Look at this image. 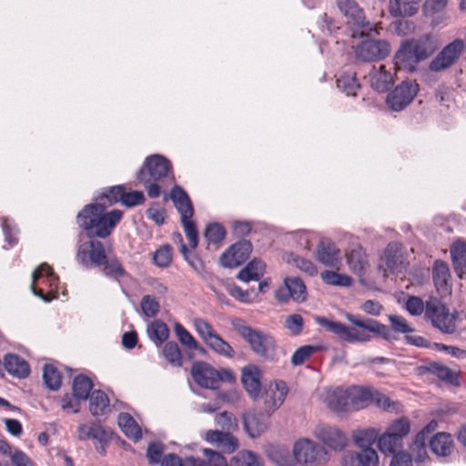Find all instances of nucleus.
Here are the masks:
<instances>
[{"label":"nucleus","instance_id":"nucleus-1","mask_svg":"<svg viewBox=\"0 0 466 466\" xmlns=\"http://www.w3.org/2000/svg\"><path fill=\"white\" fill-rule=\"evenodd\" d=\"M345 318L352 325L362 329L358 331L355 328H349L346 325L326 319L325 317H316V322L325 330L337 335L340 339L349 342H368L371 336L368 333H374L381 336L384 339H391L390 329L373 319L360 318L351 313H345Z\"/></svg>","mask_w":466,"mask_h":466},{"label":"nucleus","instance_id":"nucleus-2","mask_svg":"<svg viewBox=\"0 0 466 466\" xmlns=\"http://www.w3.org/2000/svg\"><path fill=\"white\" fill-rule=\"evenodd\" d=\"M123 218L119 209L106 211L94 203L85 205L76 215V223L87 238H106Z\"/></svg>","mask_w":466,"mask_h":466},{"label":"nucleus","instance_id":"nucleus-3","mask_svg":"<svg viewBox=\"0 0 466 466\" xmlns=\"http://www.w3.org/2000/svg\"><path fill=\"white\" fill-rule=\"evenodd\" d=\"M76 260L86 269L101 268L106 277L119 280L127 272L116 256H108L105 245L98 239L88 238L76 249Z\"/></svg>","mask_w":466,"mask_h":466},{"label":"nucleus","instance_id":"nucleus-4","mask_svg":"<svg viewBox=\"0 0 466 466\" xmlns=\"http://www.w3.org/2000/svg\"><path fill=\"white\" fill-rule=\"evenodd\" d=\"M288 393L286 382L279 380L266 390L264 410L253 409L243 414L244 428L252 439L259 437L269 425L270 415L281 406Z\"/></svg>","mask_w":466,"mask_h":466},{"label":"nucleus","instance_id":"nucleus-5","mask_svg":"<svg viewBox=\"0 0 466 466\" xmlns=\"http://www.w3.org/2000/svg\"><path fill=\"white\" fill-rule=\"evenodd\" d=\"M438 50V43L431 33L418 38L403 40L394 55L393 61L399 69L414 72L418 65L430 58Z\"/></svg>","mask_w":466,"mask_h":466},{"label":"nucleus","instance_id":"nucleus-6","mask_svg":"<svg viewBox=\"0 0 466 466\" xmlns=\"http://www.w3.org/2000/svg\"><path fill=\"white\" fill-rule=\"evenodd\" d=\"M230 325L249 346L255 355L267 361H277L279 346L273 335L260 329L251 327L241 318L231 319Z\"/></svg>","mask_w":466,"mask_h":466},{"label":"nucleus","instance_id":"nucleus-7","mask_svg":"<svg viewBox=\"0 0 466 466\" xmlns=\"http://www.w3.org/2000/svg\"><path fill=\"white\" fill-rule=\"evenodd\" d=\"M171 168V162L161 155L154 154L146 157L137 173V178L144 184L149 198L160 196L162 186L158 182L166 179L174 183Z\"/></svg>","mask_w":466,"mask_h":466},{"label":"nucleus","instance_id":"nucleus-8","mask_svg":"<svg viewBox=\"0 0 466 466\" xmlns=\"http://www.w3.org/2000/svg\"><path fill=\"white\" fill-rule=\"evenodd\" d=\"M425 319L443 334H453L456 331L457 312H451L438 299L431 298L426 301Z\"/></svg>","mask_w":466,"mask_h":466},{"label":"nucleus","instance_id":"nucleus-9","mask_svg":"<svg viewBox=\"0 0 466 466\" xmlns=\"http://www.w3.org/2000/svg\"><path fill=\"white\" fill-rule=\"evenodd\" d=\"M296 461L304 466H318L329 460L326 449L309 439L297 441L292 449Z\"/></svg>","mask_w":466,"mask_h":466},{"label":"nucleus","instance_id":"nucleus-10","mask_svg":"<svg viewBox=\"0 0 466 466\" xmlns=\"http://www.w3.org/2000/svg\"><path fill=\"white\" fill-rule=\"evenodd\" d=\"M194 327L204 342L215 353L228 359L235 356V351L230 344L223 339L208 321L203 319H196Z\"/></svg>","mask_w":466,"mask_h":466},{"label":"nucleus","instance_id":"nucleus-11","mask_svg":"<svg viewBox=\"0 0 466 466\" xmlns=\"http://www.w3.org/2000/svg\"><path fill=\"white\" fill-rule=\"evenodd\" d=\"M466 49L465 42L456 38L443 46L437 56L430 62L429 70L441 72L453 66Z\"/></svg>","mask_w":466,"mask_h":466},{"label":"nucleus","instance_id":"nucleus-12","mask_svg":"<svg viewBox=\"0 0 466 466\" xmlns=\"http://www.w3.org/2000/svg\"><path fill=\"white\" fill-rule=\"evenodd\" d=\"M357 59L362 62H378L385 59L390 53V45L384 39H363L354 47Z\"/></svg>","mask_w":466,"mask_h":466},{"label":"nucleus","instance_id":"nucleus-13","mask_svg":"<svg viewBox=\"0 0 466 466\" xmlns=\"http://www.w3.org/2000/svg\"><path fill=\"white\" fill-rule=\"evenodd\" d=\"M419 90V84L415 80L402 81L389 93L386 104L391 110L400 112L412 102Z\"/></svg>","mask_w":466,"mask_h":466},{"label":"nucleus","instance_id":"nucleus-14","mask_svg":"<svg viewBox=\"0 0 466 466\" xmlns=\"http://www.w3.org/2000/svg\"><path fill=\"white\" fill-rule=\"evenodd\" d=\"M252 252V244L249 240L242 239L231 245L219 258L223 268H234L243 264Z\"/></svg>","mask_w":466,"mask_h":466},{"label":"nucleus","instance_id":"nucleus-15","mask_svg":"<svg viewBox=\"0 0 466 466\" xmlns=\"http://www.w3.org/2000/svg\"><path fill=\"white\" fill-rule=\"evenodd\" d=\"M285 287L279 289L275 298L281 303H286L289 299L296 302H303L307 299V288L304 281L299 277H287L284 279Z\"/></svg>","mask_w":466,"mask_h":466},{"label":"nucleus","instance_id":"nucleus-16","mask_svg":"<svg viewBox=\"0 0 466 466\" xmlns=\"http://www.w3.org/2000/svg\"><path fill=\"white\" fill-rule=\"evenodd\" d=\"M337 6L339 11L349 18L348 23L356 29L371 31L373 25L366 19L363 10L355 0H337Z\"/></svg>","mask_w":466,"mask_h":466},{"label":"nucleus","instance_id":"nucleus-17","mask_svg":"<svg viewBox=\"0 0 466 466\" xmlns=\"http://www.w3.org/2000/svg\"><path fill=\"white\" fill-rule=\"evenodd\" d=\"M191 376L194 381L205 389H217L218 370L205 361H196L191 368Z\"/></svg>","mask_w":466,"mask_h":466},{"label":"nucleus","instance_id":"nucleus-18","mask_svg":"<svg viewBox=\"0 0 466 466\" xmlns=\"http://www.w3.org/2000/svg\"><path fill=\"white\" fill-rule=\"evenodd\" d=\"M315 435L322 443L336 451H342L348 445V438L345 433L334 427H319Z\"/></svg>","mask_w":466,"mask_h":466},{"label":"nucleus","instance_id":"nucleus-19","mask_svg":"<svg viewBox=\"0 0 466 466\" xmlns=\"http://www.w3.org/2000/svg\"><path fill=\"white\" fill-rule=\"evenodd\" d=\"M32 279L33 281L31 285V289L33 293L35 296L41 298L44 301H50L55 297V295L47 297L46 296L42 289L36 288V283L40 279H42L43 284H48L51 287L55 286L56 288L58 277L52 271V268L49 267V265L46 263L40 265L38 268L33 272Z\"/></svg>","mask_w":466,"mask_h":466},{"label":"nucleus","instance_id":"nucleus-20","mask_svg":"<svg viewBox=\"0 0 466 466\" xmlns=\"http://www.w3.org/2000/svg\"><path fill=\"white\" fill-rule=\"evenodd\" d=\"M342 466H379V456L374 449L347 451L342 456Z\"/></svg>","mask_w":466,"mask_h":466},{"label":"nucleus","instance_id":"nucleus-21","mask_svg":"<svg viewBox=\"0 0 466 466\" xmlns=\"http://www.w3.org/2000/svg\"><path fill=\"white\" fill-rule=\"evenodd\" d=\"M261 371L258 366L249 364L242 369L241 381L248 395L257 400L261 391Z\"/></svg>","mask_w":466,"mask_h":466},{"label":"nucleus","instance_id":"nucleus-22","mask_svg":"<svg viewBox=\"0 0 466 466\" xmlns=\"http://www.w3.org/2000/svg\"><path fill=\"white\" fill-rule=\"evenodd\" d=\"M170 198L180 214L181 221L192 218L194 214L192 202L187 193L180 186L175 185L171 188Z\"/></svg>","mask_w":466,"mask_h":466},{"label":"nucleus","instance_id":"nucleus-23","mask_svg":"<svg viewBox=\"0 0 466 466\" xmlns=\"http://www.w3.org/2000/svg\"><path fill=\"white\" fill-rule=\"evenodd\" d=\"M78 439L80 441L95 440L101 444L100 452H104V446L109 441L110 435L98 422L81 424L78 427Z\"/></svg>","mask_w":466,"mask_h":466},{"label":"nucleus","instance_id":"nucleus-24","mask_svg":"<svg viewBox=\"0 0 466 466\" xmlns=\"http://www.w3.org/2000/svg\"><path fill=\"white\" fill-rule=\"evenodd\" d=\"M370 86L377 92H387L394 84L392 74L384 65L373 66L368 75Z\"/></svg>","mask_w":466,"mask_h":466},{"label":"nucleus","instance_id":"nucleus-25","mask_svg":"<svg viewBox=\"0 0 466 466\" xmlns=\"http://www.w3.org/2000/svg\"><path fill=\"white\" fill-rule=\"evenodd\" d=\"M420 369L423 372L436 376L439 380H442L446 384L455 387H459L461 385L460 372L452 370L445 365L438 362H431L426 366H421Z\"/></svg>","mask_w":466,"mask_h":466},{"label":"nucleus","instance_id":"nucleus-26","mask_svg":"<svg viewBox=\"0 0 466 466\" xmlns=\"http://www.w3.org/2000/svg\"><path fill=\"white\" fill-rule=\"evenodd\" d=\"M432 279L438 292L441 295H446L451 291V285L449 283L451 279V272L449 266L442 260H436L432 267Z\"/></svg>","mask_w":466,"mask_h":466},{"label":"nucleus","instance_id":"nucleus-27","mask_svg":"<svg viewBox=\"0 0 466 466\" xmlns=\"http://www.w3.org/2000/svg\"><path fill=\"white\" fill-rule=\"evenodd\" d=\"M4 367L10 375L19 379H25L30 374L29 364L17 354H6L4 357Z\"/></svg>","mask_w":466,"mask_h":466},{"label":"nucleus","instance_id":"nucleus-28","mask_svg":"<svg viewBox=\"0 0 466 466\" xmlns=\"http://www.w3.org/2000/svg\"><path fill=\"white\" fill-rule=\"evenodd\" d=\"M431 451L438 457H448L453 450V440L448 432H438L430 440Z\"/></svg>","mask_w":466,"mask_h":466},{"label":"nucleus","instance_id":"nucleus-29","mask_svg":"<svg viewBox=\"0 0 466 466\" xmlns=\"http://www.w3.org/2000/svg\"><path fill=\"white\" fill-rule=\"evenodd\" d=\"M339 249L330 241L322 240L317 247L316 259L327 267H334L339 260Z\"/></svg>","mask_w":466,"mask_h":466},{"label":"nucleus","instance_id":"nucleus-30","mask_svg":"<svg viewBox=\"0 0 466 466\" xmlns=\"http://www.w3.org/2000/svg\"><path fill=\"white\" fill-rule=\"evenodd\" d=\"M420 0H390L389 12L391 16L400 18L414 15Z\"/></svg>","mask_w":466,"mask_h":466},{"label":"nucleus","instance_id":"nucleus-31","mask_svg":"<svg viewBox=\"0 0 466 466\" xmlns=\"http://www.w3.org/2000/svg\"><path fill=\"white\" fill-rule=\"evenodd\" d=\"M329 407L337 412L351 411V400L350 390L337 389L328 397Z\"/></svg>","mask_w":466,"mask_h":466},{"label":"nucleus","instance_id":"nucleus-32","mask_svg":"<svg viewBox=\"0 0 466 466\" xmlns=\"http://www.w3.org/2000/svg\"><path fill=\"white\" fill-rule=\"evenodd\" d=\"M124 185H116L108 187L103 189V191L96 198L94 204L98 207L107 209L117 202H121L123 196Z\"/></svg>","mask_w":466,"mask_h":466},{"label":"nucleus","instance_id":"nucleus-33","mask_svg":"<svg viewBox=\"0 0 466 466\" xmlns=\"http://www.w3.org/2000/svg\"><path fill=\"white\" fill-rule=\"evenodd\" d=\"M351 409L359 410L372 403L374 390L364 387H354L350 390Z\"/></svg>","mask_w":466,"mask_h":466},{"label":"nucleus","instance_id":"nucleus-34","mask_svg":"<svg viewBox=\"0 0 466 466\" xmlns=\"http://www.w3.org/2000/svg\"><path fill=\"white\" fill-rule=\"evenodd\" d=\"M117 423L128 439L137 441L142 438L140 427L129 413L121 412L117 417Z\"/></svg>","mask_w":466,"mask_h":466},{"label":"nucleus","instance_id":"nucleus-35","mask_svg":"<svg viewBox=\"0 0 466 466\" xmlns=\"http://www.w3.org/2000/svg\"><path fill=\"white\" fill-rule=\"evenodd\" d=\"M206 459L192 457L187 459V466H228L226 459L218 452L205 449Z\"/></svg>","mask_w":466,"mask_h":466},{"label":"nucleus","instance_id":"nucleus-36","mask_svg":"<svg viewBox=\"0 0 466 466\" xmlns=\"http://www.w3.org/2000/svg\"><path fill=\"white\" fill-rule=\"evenodd\" d=\"M347 262L350 268L359 276L364 274L366 268L369 266L365 251L360 247L352 248L349 252Z\"/></svg>","mask_w":466,"mask_h":466},{"label":"nucleus","instance_id":"nucleus-37","mask_svg":"<svg viewBox=\"0 0 466 466\" xmlns=\"http://www.w3.org/2000/svg\"><path fill=\"white\" fill-rule=\"evenodd\" d=\"M89 398V410L93 416H100L109 411V399L101 390H94Z\"/></svg>","mask_w":466,"mask_h":466},{"label":"nucleus","instance_id":"nucleus-38","mask_svg":"<svg viewBox=\"0 0 466 466\" xmlns=\"http://www.w3.org/2000/svg\"><path fill=\"white\" fill-rule=\"evenodd\" d=\"M451 255L454 269L459 278L462 279L466 275V244L455 243L451 248Z\"/></svg>","mask_w":466,"mask_h":466},{"label":"nucleus","instance_id":"nucleus-39","mask_svg":"<svg viewBox=\"0 0 466 466\" xmlns=\"http://www.w3.org/2000/svg\"><path fill=\"white\" fill-rule=\"evenodd\" d=\"M94 384L90 378L86 375L79 374L73 380L72 390L73 395L77 400H86L91 395L90 391Z\"/></svg>","mask_w":466,"mask_h":466},{"label":"nucleus","instance_id":"nucleus-40","mask_svg":"<svg viewBox=\"0 0 466 466\" xmlns=\"http://www.w3.org/2000/svg\"><path fill=\"white\" fill-rule=\"evenodd\" d=\"M402 441L398 437L392 435L389 431H385L378 440V447L384 454H392L393 456L398 453L397 451L402 449Z\"/></svg>","mask_w":466,"mask_h":466},{"label":"nucleus","instance_id":"nucleus-41","mask_svg":"<svg viewBox=\"0 0 466 466\" xmlns=\"http://www.w3.org/2000/svg\"><path fill=\"white\" fill-rule=\"evenodd\" d=\"M355 444L363 449H372L370 446L378 441L379 433L375 429L358 430L353 432Z\"/></svg>","mask_w":466,"mask_h":466},{"label":"nucleus","instance_id":"nucleus-42","mask_svg":"<svg viewBox=\"0 0 466 466\" xmlns=\"http://www.w3.org/2000/svg\"><path fill=\"white\" fill-rule=\"evenodd\" d=\"M147 335L151 341L159 346L167 339L169 330L166 323L155 320L148 326Z\"/></svg>","mask_w":466,"mask_h":466},{"label":"nucleus","instance_id":"nucleus-43","mask_svg":"<svg viewBox=\"0 0 466 466\" xmlns=\"http://www.w3.org/2000/svg\"><path fill=\"white\" fill-rule=\"evenodd\" d=\"M338 88L347 96H355L357 91L360 88V85L356 78L354 73H343L337 79Z\"/></svg>","mask_w":466,"mask_h":466},{"label":"nucleus","instance_id":"nucleus-44","mask_svg":"<svg viewBox=\"0 0 466 466\" xmlns=\"http://www.w3.org/2000/svg\"><path fill=\"white\" fill-rule=\"evenodd\" d=\"M385 261L390 271H399L402 264V256L397 243L388 244L385 250Z\"/></svg>","mask_w":466,"mask_h":466},{"label":"nucleus","instance_id":"nucleus-45","mask_svg":"<svg viewBox=\"0 0 466 466\" xmlns=\"http://www.w3.org/2000/svg\"><path fill=\"white\" fill-rule=\"evenodd\" d=\"M230 466H263V463L258 454L250 451H240L231 459Z\"/></svg>","mask_w":466,"mask_h":466},{"label":"nucleus","instance_id":"nucleus-46","mask_svg":"<svg viewBox=\"0 0 466 466\" xmlns=\"http://www.w3.org/2000/svg\"><path fill=\"white\" fill-rule=\"evenodd\" d=\"M43 380L46 388L57 390L62 384V377L58 370L52 364H46L43 368Z\"/></svg>","mask_w":466,"mask_h":466},{"label":"nucleus","instance_id":"nucleus-47","mask_svg":"<svg viewBox=\"0 0 466 466\" xmlns=\"http://www.w3.org/2000/svg\"><path fill=\"white\" fill-rule=\"evenodd\" d=\"M162 354L166 360L175 367L182 366V354L177 342H167L162 350Z\"/></svg>","mask_w":466,"mask_h":466},{"label":"nucleus","instance_id":"nucleus-48","mask_svg":"<svg viewBox=\"0 0 466 466\" xmlns=\"http://www.w3.org/2000/svg\"><path fill=\"white\" fill-rule=\"evenodd\" d=\"M226 236L225 228L217 222L208 224L204 232V238L208 244L220 243Z\"/></svg>","mask_w":466,"mask_h":466},{"label":"nucleus","instance_id":"nucleus-49","mask_svg":"<svg viewBox=\"0 0 466 466\" xmlns=\"http://www.w3.org/2000/svg\"><path fill=\"white\" fill-rule=\"evenodd\" d=\"M321 279L326 284L332 286L350 287L352 284V279L350 277L332 270L321 272Z\"/></svg>","mask_w":466,"mask_h":466},{"label":"nucleus","instance_id":"nucleus-50","mask_svg":"<svg viewBox=\"0 0 466 466\" xmlns=\"http://www.w3.org/2000/svg\"><path fill=\"white\" fill-rule=\"evenodd\" d=\"M410 431V420L407 417H401L393 420L387 428V431L398 437L403 441V438L409 434Z\"/></svg>","mask_w":466,"mask_h":466},{"label":"nucleus","instance_id":"nucleus-51","mask_svg":"<svg viewBox=\"0 0 466 466\" xmlns=\"http://www.w3.org/2000/svg\"><path fill=\"white\" fill-rule=\"evenodd\" d=\"M174 330L178 340L188 349L198 350V344L194 337L184 328L179 322H176L174 325Z\"/></svg>","mask_w":466,"mask_h":466},{"label":"nucleus","instance_id":"nucleus-52","mask_svg":"<svg viewBox=\"0 0 466 466\" xmlns=\"http://www.w3.org/2000/svg\"><path fill=\"white\" fill-rule=\"evenodd\" d=\"M146 197L142 191L133 190L126 192V188L123 189V196L121 203L127 208H133L144 204Z\"/></svg>","mask_w":466,"mask_h":466},{"label":"nucleus","instance_id":"nucleus-53","mask_svg":"<svg viewBox=\"0 0 466 466\" xmlns=\"http://www.w3.org/2000/svg\"><path fill=\"white\" fill-rule=\"evenodd\" d=\"M165 451V446L159 441H153L149 443L147 450V458L149 464L155 465L161 463L162 456Z\"/></svg>","mask_w":466,"mask_h":466},{"label":"nucleus","instance_id":"nucleus-54","mask_svg":"<svg viewBox=\"0 0 466 466\" xmlns=\"http://www.w3.org/2000/svg\"><path fill=\"white\" fill-rule=\"evenodd\" d=\"M153 259L159 268L168 267L172 261L171 248L168 245L159 248L154 253Z\"/></svg>","mask_w":466,"mask_h":466},{"label":"nucleus","instance_id":"nucleus-55","mask_svg":"<svg viewBox=\"0 0 466 466\" xmlns=\"http://www.w3.org/2000/svg\"><path fill=\"white\" fill-rule=\"evenodd\" d=\"M316 351L317 348L311 345L299 347L291 357L292 365L299 366L303 364Z\"/></svg>","mask_w":466,"mask_h":466},{"label":"nucleus","instance_id":"nucleus-56","mask_svg":"<svg viewBox=\"0 0 466 466\" xmlns=\"http://www.w3.org/2000/svg\"><path fill=\"white\" fill-rule=\"evenodd\" d=\"M142 312L148 318L157 315L160 309L159 303L150 295H145L140 302Z\"/></svg>","mask_w":466,"mask_h":466},{"label":"nucleus","instance_id":"nucleus-57","mask_svg":"<svg viewBox=\"0 0 466 466\" xmlns=\"http://www.w3.org/2000/svg\"><path fill=\"white\" fill-rule=\"evenodd\" d=\"M289 261L309 276H315L318 272L316 266L310 260L298 255L291 254Z\"/></svg>","mask_w":466,"mask_h":466},{"label":"nucleus","instance_id":"nucleus-58","mask_svg":"<svg viewBox=\"0 0 466 466\" xmlns=\"http://www.w3.org/2000/svg\"><path fill=\"white\" fill-rule=\"evenodd\" d=\"M186 237L191 248H196L198 244V233L196 224L192 219L181 221Z\"/></svg>","mask_w":466,"mask_h":466},{"label":"nucleus","instance_id":"nucleus-59","mask_svg":"<svg viewBox=\"0 0 466 466\" xmlns=\"http://www.w3.org/2000/svg\"><path fill=\"white\" fill-rule=\"evenodd\" d=\"M389 320L392 330L396 333L408 334L414 331V329L408 324L407 320L402 316L390 315Z\"/></svg>","mask_w":466,"mask_h":466},{"label":"nucleus","instance_id":"nucleus-60","mask_svg":"<svg viewBox=\"0 0 466 466\" xmlns=\"http://www.w3.org/2000/svg\"><path fill=\"white\" fill-rule=\"evenodd\" d=\"M303 325V318L299 314L289 315L285 320V328L289 329L293 336H298L301 333Z\"/></svg>","mask_w":466,"mask_h":466},{"label":"nucleus","instance_id":"nucleus-61","mask_svg":"<svg viewBox=\"0 0 466 466\" xmlns=\"http://www.w3.org/2000/svg\"><path fill=\"white\" fill-rule=\"evenodd\" d=\"M407 311L412 316H420L425 313V304L423 300L417 296H410L405 303Z\"/></svg>","mask_w":466,"mask_h":466},{"label":"nucleus","instance_id":"nucleus-62","mask_svg":"<svg viewBox=\"0 0 466 466\" xmlns=\"http://www.w3.org/2000/svg\"><path fill=\"white\" fill-rule=\"evenodd\" d=\"M236 419L234 415L228 411H223L216 415L215 422L220 427L223 431H227L228 432L231 429L236 426Z\"/></svg>","mask_w":466,"mask_h":466},{"label":"nucleus","instance_id":"nucleus-63","mask_svg":"<svg viewBox=\"0 0 466 466\" xmlns=\"http://www.w3.org/2000/svg\"><path fill=\"white\" fill-rule=\"evenodd\" d=\"M372 403H374L378 408L387 411L394 410L396 408L395 402L391 401L389 397L376 390H374Z\"/></svg>","mask_w":466,"mask_h":466},{"label":"nucleus","instance_id":"nucleus-64","mask_svg":"<svg viewBox=\"0 0 466 466\" xmlns=\"http://www.w3.org/2000/svg\"><path fill=\"white\" fill-rule=\"evenodd\" d=\"M391 27L398 35H407L414 31L415 25L411 21L398 19L391 23Z\"/></svg>","mask_w":466,"mask_h":466}]
</instances>
